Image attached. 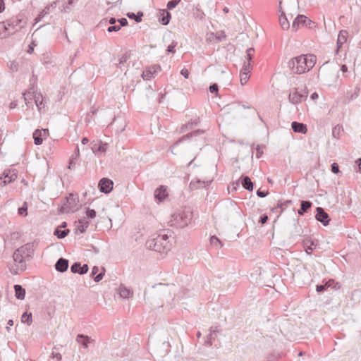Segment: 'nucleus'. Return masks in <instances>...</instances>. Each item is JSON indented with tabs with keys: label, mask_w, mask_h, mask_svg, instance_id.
I'll return each instance as SVG.
<instances>
[{
	"label": "nucleus",
	"mask_w": 361,
	"mask_h": 361,
	"mask_svg": "<svg viewBox=\"0 0 361 361\" xmlns=\"http://www.w3.org/2000/svg\"><path fill=\"white\" fill-rule=\"evenodd\" d=\"M114 182L108 178H102L98 183V188L101 192L109 194L113 190Z\"/></svg>",
	"instance_id": "9d476101"
},
{
	"label": "nucleus",
	"mask_w": 361,
	"mask_h": 361,
	"mask_svg": "<svg viewBox=\"0 0 361 361\" xmlns=\"http://www.w3.org/2000/svg\"><path fill=\"white\" fill-rule=\"evenodd\" d=\"M76 204V199L75 198L73 195H70L69 197L67 198V201L66 203H64L59 209V213L64 214V213H70L73 212L74 209L72 208L71 204Z\"/></svg>",
	"instance_id": "2eb2a0df"
},
{
	"label": "nucleus",
	"mask_w": 361,
	"mask_h": 361,
	"mask_svg": "<svg viewBox=\"0 0 361 361\" xmlns=\"http://www.w3.org/2000/svg\"><path fill=\"white\" fill-rule=\"evenodd\" d=\"M22 20L18 18H12L9 20H6L7 25L8 27H11L13 28H15L16 27H19L21 28L23 26L20 25L21 23Z\"/></svg>",
	"instance_id": "f704fd0d"
},
{
	"label": "nucleus",
	"mask_w": 361,
	"mask_h": 361,
	"mask_svg": "<svg viewBox=\"0 0 361 361\" xmlns=\"http://www.w3.org/2000/svg\"><path fill=\"white\" fill-rule=\"evenodd\" d=\"M268 219H269V218L267 214H262L259 217V223L261 224H264L267 222Z\"/></svg>",
	"instance_id": "864d4df0"
},
{
	"label": "nucleus",
	"mask_w": 361,
	"mask_h": 361,
	"mask_svg": "<svg viewBox=\"0 0 361 361\" xmlns=\"http://www.w3.org/2000/svg\"><path fill=\"white\" fill-rule=\"evenodd\" d=\"M329 288L337 290L340 288V285L338 282H336L334 279H329L327 281H323L322 284L316 286V291L317 293H323L326 290Z\"/></svg>",
	"instance_id": "6e6552de"
},
{
	"label": "nucleus",
	"mask_w": 361,
	"mask_h": 361,
	"mask_svg": "<svg viewBox=\"0 0 361 361\" xmlns=\"http://www.w3.org/2000/svg\"><path fill=\"white\" fill-rule=\"evenodd\" d=\"M34 251L33 243H27L16 250L13 258L18 265L16 266V268L11 269V271L13 274H19L25 271L26 269L25 262L32 258Z\"/></svg>",
	"instance_id": "f257e3e1"
},
{
	"label": "nucleus",
	"mask_w": 361,
	"mask_h": 361,
	"mask_svg": "<svg viewBox=\"0 0 361 361\" xmlns=\"http://www.w3.org/2000/svg\"><path fill=\"white\" fill-rule=\"evenodd\" d=\"M98 271H99L98 267L94 266L93 268L92 269L91 276L94 278V281L95 282H99L103 279V277L104 276V273H105V269H103L102 271L99 274H97V273Z\"/></svg>",
	"instance_id": "a878e982"
},
{
	"label": "nucleus",
	"mask_w": 361,
	"mask_h": 361,
	"mask_svg": "<svg viewBox=\"0 0 361 361\" xmlns=\"http://www.w3.org/2000/svg\"><path fill=\"white\" fill-rule=\"evenodd\" d=\"M89 268L87 264H84L82 266L80 262H74L71 267V271L74 274H79L80 275L85 274L87 272Z\"/></svg>",
	"instance_id": "dca6fc26"
},
{
	"label": "nucleus",
	"mask_w": 361,
	"mask_h": 361,
	"mask_svg": "<svg viewBox=\"0 0 361 361\" xmlns=\"http://www.w3.org/2000/svg\"><path fill=\"white\" fill-rule=\"evenodd\" d=\"M341 130V127L337 126H335L332 130V135L335 138H339V133Z\"/></svg>",
	"instance_id": "09e8293b"
},
{
	"label": "nucleus",
	"mask_w": 361,
	"mask_h": 361,
	"mask_svg": "<svg viewBox=\"0 0 361 361\" xmlns=\"http://www.w3.org/2000/svg\"><path fill=\"white\" fill-rule=\"evenodd\" d=\"M171 18V14L169 11L163 9L160 11L159 20L162 25H167L169 23Z\"/></svg>",
	"instance_id": "4be33fe9"
},
{
	"label": "nucleus",
	"mask_w": 361,
	"mask_h": 361,
	"mask_svg": "<svg viewBox=\"0 0 361 361\" xmlns=\"http://www.w3.org/2000/svg\"><path fill=\"white\" fill-rule=\"evenodd\" d=\"M3 176L4 177H0V185L3 186L14 181L17 178V173L14 170L4 171Z\"/></svg>",
	"instance_id": "4468645a"
},
{
	"label": "nucleus",
	"mask_w": 361,
	"mask_h": 361,
	"mask_svg": "<svg viewBox=\"0 0 361 361\" xmlns=\"http://www.w3.org/2000/svg\"><path fill=\"white\" fill-rule=\"evenodd\" d=\"M75 1L74 0H68L66 6L64 7V9H69L71 6H74Z\"/></svg>",
	"instance_id": "052dcab7"
},
{
	"label": "nucleus",
	"mask_w": 361,
	"mask_h": 361,
	"mask_svg": "<svg viewBox=\"0 0 361 361\" xmlns=\"http://www.w3.org/2000/svg\"><path fill=\"white\" fill-rule=\"evenodd\" d=\"M127 16L130 19L134 20L136 23H140L142 21V18L143 16L142 12H137V13L130 12L127 13Z\"/></svg>",
	"instance_id": "e433bc0d"
},
{
	"label": "nucleus",
	"mask_w": 361,
	"mask_h": 361,
	"mask_svg": "<svg viewBox=\"0 0 361 361\" xmlns=\"http://www.w3.org/2000/svg\"><path fill=\"white\" fill-rule=\"evenodd\" d=\"M35 44H34V42H32L31 44L29 45L28 47V49H27V52L31 54L32 53L33 50H34V46Z\"/></svg>",
	"instance_id": "774afa93"
},
{
	"label": "nucleus",
	"mask_w": 361,
	"mask_h": 361,
	"mask_svg": "<svg viewBox=\"0 0 361 361\" xmlns=\"http://www.w3.org/2000/svg\"><path fill=\"white\" fill-rule=\"evenodd\" d=\"M312 206V202L309 200H302L300 202V209L298 210V214L300 216H303L310 208Z\"/></svg>",
	"instance_id": "393cba45"
},
{
	"label": "nucleus",
	"mask_w": 361,
	"mask_h": 361,
	"mask_svg": "<svg viewBox=\"0 0 361 361\" xmlns=\"http://www.w3.org/2000/svg\"><path fill=\"white\" fill-rule=\"evenodd\" d=\"M257 195L259 197H265L269 194L268 190H262L261 189H259L257 190Z\"/></svg>",
	"instance_id": "603ef678"
},
{
	"label": "nucleus",
	"mask_w": 361,
	"mask_h": 361,
	"mask_svg": "<svg viewBox=\"0 0 361 361\" xmlns=\"http://www.w3.org/2000/svg\"><path fill=\"white\" fill-rule=\"evenodd\" d=\"M312 23L307 17L303 15H298L293 20L291 28L293 30L296 31L300 25L310 27Z\"/></svg>",
	"instance_id": "0eeeda50"
},
{
	"label": "nucleus",
	"mask_w": 361,
	"mask_h": 361,
	"mask_svg": "<svg viewBox=\"0 0 361 361\" xmlns=\"http://www.w3.org/2000/svg\"><path fill=\"white\" fill-rule=\"evenodd\" d=\"M331 172L335 173V174H337L340 172V170H339V166L337 163H333L331 165Z\"/></svg>",
	"instance_id": "3c124183"
},
{
	"label": "nucleus",
	"mask_w": 361,
	"mask_h": 361,
	"mask_svg": "<svg viewBox=\"0 0 361 361\" xmlns=\"http://www.w3.org/2000/svg\"><path fill=\"white\" fill-rule=\"evenodd\" d=\"M154 198L157 200H158L159 202L163 201L167 196L166 187L164 185H160L159 188H157L154 190Z\"/></svg>",
	"instance_id": "6ab92c4d"
},
{
	"label": "nucleus",
	"mask_w": 361,
	"mask_h": 361,
	"mask_svg": "<svg viewBox=\"0 0 361 361\" xmlns=\"http://www.w3.org/2000/svg\"><path fill=\"white\" fill-rule=\"evenodd\" d=\"M56 2L54 1L51 5L46 6L42 12L44 13L45 14H47L49 12L50 8H53L56 7Z\"/></svg>",
	"instance_id": "5fc2aeb1"
},
{
	"label": "nucleus",
	"mask_w": 361,
	"mask_h": 361,
	"mask_svg": "<svg viewBox=\"0 0 361 361\" xmlns=\"http://www.w3.org/2000/svg\"><path fill=\"white\" fill-rule=\"evenodd\" d=\"M161 71L159 66L154 65L146 68L142 73V77L144 80H149Z\"/></svg>",
	"instance_id": "ddd939ff"
},
{
	"label": "nucleus",
	"mask_w": 361,
	"mask_h": 361,
	"mask_svg": "<svg viewBox=\"0 0 361 361\" xmlns=\"http://www.w3.org/2000/svg\"><path fill=\"white\" fill-rule=\"evenodd\" d=\"M8 27V26L7 25L6 21L0 23V30H7Z\"/></svg>",
	"instance_id": "680f3d73"
},
{
	"label": "nucleus",
	"mask_w": 361,
	"mask_h": 361,
	"mask_svg": "<svg viewBox=\"0 0 361 361\" xmlns=\"http://www.w3.org/2000/svg\"><path fill=\"white\" fill-rule=\"evenodd\" d=\"M197 183H202L203 184L202 187L203 188H206V187H207L210 184L211 181L210 180H209V181H201L200 180H197Z\"/></svg>",
	"instance_id": "0e129e2a"
},
{
	"label": "nucleus",
	"mask_w": 361,
	"mask_h": 361,
	"mask_svg": "<svg viewBox=\"0 0 361 361\" xmlns=\"http://www.w3.org/2000/svg\"><path fill=\"white\" fill-rule=\"evenodd\" d=\"M180 0H171L166 4L167 10H172L180 3Z\"/></svg>",
	"instance_id": "79ce46f5"
},
{
	"label": "nucleus",
	"mask_w": 361,
	"mask_h": 361,
	"mask_svg": "<svg viewBox=\"0 0 361 361\" xmlns=\"http://www.w3.org/2000/svg\"><path fill=\"white\" fill-rule=\"evenodd\" d=\"M348 32L346 30H341L337 39V50H338L343 44L347 41Z\"/></svg>",
	"instance_id": "bb28decb"
},
{
	"label": "nucleus",
	"mask_w": 361,
	"mask_h": 361,
	"mask_svg": "<svg viewBox=\"0 0 361 361\" xmlns=\"http://www.w3.org/2000/svg\"><path fill=\"white\" fill-rule=\"evenodd\" d=\"M303 245L306 252L308 255H310L313 250V249L317 246V243L315 240L312 239L306 238L303 240Z\"/></svg>",
	"instance_id": "5701e85b"
},
{
	"label": "nucleus",
	"mask_w": 361,
	"mask_h": 361,
	"mask_svg": "<svg viewBox=\"0 0 361 361\" xmlns=\"http://www.w3.org/2000/svg\"><path fill=\"white\" fill-rule=\"evenodd\" d=\"M21 322L30 326L32 322V313L24 312L21 317Z\"/></svg>",
	"instance_id": "4c0bfd02"
},
{
	"label": "nucleus",
	"mask_w": 361,
	"mask_h": 361,
	"mask_svg": "<svg viewBox=\"0 0 361 361\" xmlns=\"http://www.w3.org/2000/svg\"><path fill=\"white\" fill-rule=\"evenodd\" d=\"M192 218V210L190 208H185L174 212L171 215V219L169 221V224L171 226L182 228L187 226L190 224Z\"/></svg>",
	"instance_id": "20e7f679"
},
{
	"label": "nucleus",
	"mask_w": 361,
	"mask_h": 361,
	"mask_svg": "<svg viewBox=\"0 0 361 361\" xmlns=\"http://www.w3.org/2000/svg\"><path fill=\"white\" fill-rule=\"evenodd\" d=\"M241 184L244 189L248 191H252L254 188L253 182L251 180L249 176H242Z\"/></svg>",
	"instance_id": "b1692460"
},
{
	"label": "nucleus",
	"mask_w": 361,
	"mask_h": 361,
	"mask_svg": "<svg viewBox=\"0 0 361 361\" xmlns=\"http://www.w3.org/2000/svg\"><path fill=\"white\" fill-rule=\"evenodd\" d=\"M252 70V66L249 63H243L242 69L240 72V81L242 85H245L249 78L250 73Z\"/></svg>",
	"instance_id": "f8f14e48"
},
{
	"label": "nucleus",
	"mask_w": 361,
	"mask_h": 361,
	"mask_svg": "<svg viewBox=\"0 0 361 361\" xmlns=\"http://www.w3.org/2000/svg\"><path fill=\"white\" fill-rule=\"evenodd\" d=\"M86 215L89 219H94L96 216V211L93 209L87 208L86 210Z\"/></svg>",
	"instance_id": "37998d69"
},
{
	"label": "nucleus",
	"mask_w": 361,
	"mask_h": 361,
	"mask_svg": "<svg viewBox=\"0 0 361 361\" xmlns=\"http://www.w3.org/2000/svg\"><path fill=\"white\" fill-rule=\"evenodd\" d=\"M226 37V35H225L224 32H221L218 37H217V39H219V41H222L224 39H225Z\"/></svg>",
	"instance_id": "69168bd1"
},
{
	"label": "nucleus",
	"mask_w": 361,
	"mask_h": 361,
	"mask_svg": "<svg viewBox=\"0 0 361 361\" xmlns=\"http://www.w3.org/2000/svg\"><path fill=\"white\" fill-rule=\"evenodd\" d=\"M209 92L212 94L215 93L217 94L219 91V86L216 83H213L210 85L209 87Z\"/></svg>",
	"instance_id": "de8ad7c7"
},
{
	"label": "nucleus",
	"mask_w": 361,
	"mask_h": 361,
	"mask_svg": "<svg viewBox=\"0 0 361 361\" xmlns=\"http://www.w3.org/2000/svg\"><path fill=\"white\" fill-rule=\"evenodd\" d=\"M314 54H302L292 58L288 62V68L295 74H302L311 70L316 63Z\"/></svg>",
	"instance_id": "f03ea898"
},
{
	"label": "nucleus",
	"mask_w": 361,
	"mask_h": 361,
	"mask_svg": "<svg viewBox=\"0 0 361 361\" xmlns=\"http://www.w3.org/2000/svg\"><path fill=\"white\" fill-rule=\"evenodd\" d=\"M171 290L169 284L158 283L149 290L145 291V300L152 305L157 299L162 300L170 296Z\"/></svg>",
	"instance_id": "7ed1b4c3"
},
{
	"label": "nucleus",
	"mask_w": 361,
	"mask_h": 361,
	"mask_svg": "<svg viewBox=\"0 0 361 361\" xmlns=\"http://www.w3.org/2000/svg\"><path fill=\"white\" fill-rule=\"evenodd\" d=\"M293 203L292 200H279L277 202L276 207L272 209L273 212H278L279 209V215L278 216L283 212V211L290 206Z\"/></svg>",
	"instance_id": "aec40b11"
},
{
	"label": "nucleus",
	"mask_w": 361,
	"mask_h": 361,
	"mask_svg": "<svg viewBox=\"0 0 361 361\" xmlns=\"http://www.w3.org/2000/svg\"><path fill=\"white\" fill-rule=\"evenodd\" d=\"M315 219L317 221L322 223L324 226L329 225L331 218L329 215L324 211L322 207H318L316 208Z\"/></svg>",
	"instance_id": "9b49d317"
},
{
	"label": "nucleus",
	"mask_w": 361,
	"mask_h": 361,
	"mask_svg": "<svg viewBox=\"0 0 361 361\" xmlns=\"http://www.w3.org/2000/svg\"><path fill=\"white\" fill-rule=\"evenodd\" d=\"M177 45V42H173L171 44L169 45L166 49L167 53L174 54L176 52L175 47Z\"/></svg>",
	"instance_id": "c03bdc74"
},
{
	"label": "nucleus",
	"mask_w": 361,
	"mask_h": 361,
	"mask_svg": "<svg viewBox=\"0 0 361 361\" xmlns=\"http://www.w3.org/2000/svg\"><path fill=\"white\" fill-rule=\"evenodd\" d=\"M52 356H53V357L56 358L57 361H61L62 359V356L59 353H53Z\"/></svg>",
	"instance_id": "e2e57ef3"
},
{
	"label": "nucleus",
	"mask_w": 361,
	"mask_h": 361,
	"mask_svg": "<svg viewBox=\"0 0 361 361\" xmlns=\"http://www.w3.org/2000/svg\"><path fill=\"white\" fill-rule=\"evenodd\" d=\"M255 50L254 48H248L246 51V61H244V63H249L251 65V61L252 60L254 57Z\"/></svg>",
	"instance_id": "58836bf2"
},
{
	"label": "nucleus",
	"mask_w": 361,
	"mask_h": 361,
	"mask_svg": "<svg viewBox=\"0 0 361 361\" xmlns=\"http://www.w3.org/2000/svg\"><path fill=\"white\" fill-rule=\"evenodd\" d=\"M78 222L79 224L78 226V229L80 231L81 233H85L89 226V221L87 219L86 217H83L82 219H78Z\"/></svg>",
	"instance_id": "c85d7f7f"
},
{
	"label": "nucleus",
	"mask_w": 361,
	"mask_h": 361,
	"mask_svg": "<svg viewBox=\"0 0 361 361\" xmlns=\"http://www.w3.org/2000/svg\"><path fill=\"white\" fill-rule=\"evenodd\" d=\"M15 296L18 300H23L25 296V290L21 285H14Z\"/></svg>",
	"instance_id": "cd10ccee"
},
{
	"label": "nucleus",
	"mask_w": 361,
	"mask_h": 361,
	"mask_svg": "<svg viewBox=\"0 0 361 361\" xmlns=\"http://www.w3.org/2000/svg\"><path fill=\"white\" fill-rule=\"evenodd\" d=\"M33 139H34V143L36 145H39L43 142L42 135V130H35L33 133Z\"/></svg>",
	"instance_id": "72a5a7b5"
},
{
	"label": "nucleus",
	"mask_w": 361,
	"mask_h": 361,
	"mask_svg": "<svg viewBox=\"0 0 361 361\" xmlns=\"http://www.w3.org/2000/svg\"><path fill=\"white\" fill-rule=\"evenodd\" d=\"M120 30H121V25H112L108 27V28H107V31L109 32H118Z\"/></svg>",
	"instance_id": "49530a36"
},
{
	"label": "nucleus",
	"mask_w": 361,
	"mask_h": 361,
	"mask_svg": "<svg viewBox=\"0 0 361 361\" xmlns=\"http://www.w3.org/2000/svg\"><path fill=\"white\" fill-rule=\"evenodd\" d=\"M264 146L263 145H257V147H256V151H257V153H256V157L257 159L260 158L261 156L263 154V149Z\"/></svg>",
	"instance_id": "8fccbe9b"
},
{
	"label": "nucleus",
	"mask_w": 361,
	"mask_h": 361,
	"mask_svg": "<svg viewBox=\"0 0 361 361\" xmlns=\"http://www.w3.org/2000/svg\"><path fill=\"white\" fill-rule=\"evenodd\" d=\"M180 74L185 78H188L189 77V75H190V73H189V71L186 68H183L181 71H180Z\"/></svg>",
	"instance_id": "13d9d810"
},
{
	"label": "nucleus",
	"mask_w": 361,
	"mask_h": 361,
	"mask_svg": "<svg viewBox=\"0 0 361 361\" xmlns=\"http://www.w3.org/2000/svg\"><path fill=\"white\" fill-rule=\"evenodd\" d=\"M76 341L80 343L85 348H87L90 338L84 334H78Z\"/></svg>",
	"instance_id": "473e14b6"
},
{
	"label": "nucleus",
	"mask_w": 361,
	"mask_h": 361,
	"mask_svg": "<svg viewBox=\"0 0 361 361\" xmlns=\"http://www.w3.org/2000/svg\"><path fill=\"white\" fill-rule=\"evenodd\" d=\"M23 97H24L25 104L27 106H29V104H30V102L29 101V99H32V98L34 97L35 103L39 111H40L42 109V108L44 107L42 95L41 94L34 95V92L29 91V92L23 94Z\"/></svg>",
	"instance_id": "423d86ee"
},
{
	"label": "nucleus",
	"mask_w": 361,
	"mask_h": 361,
	"mask_svg": "<svg viewBox=\"0 0 361 361\" xmlns=\"http://www.w3.org/2000/svg\"><path fill=\"white\" fill-rule=\"evenodd\" d=\"M68 264L69 262L67 259L61 257L56 261L55 264V269L56 271L63 273L68 269Z\"/></svg>",
	"instance_id": "a211bd4d"
},
{
	"label": "nucleus",
	"mask_w": 361,
	"mask_h": 361,
	"mask_svg": "<svg viewBox=\"0 0 361 361\" xmlns=\"http://www.w3.org/2000/svg\"><path fill=\"white\" fill-rule=\"evenodd\" d=\"M217 330V327H215V329L211 328L209 334L207 336V338H211V341H212L213 339V335L215 334Z\"/></svg>",
	"instance_id": "4d7b16f0"
},
{
	"label": "nucleus",
	"mask_w": 361,
	"mask_h": 361,
	"mask_svg": "<svg viewBox=\"0 0 361 361\" xmlns=\"http://www.w3.org/2000/svg\"><path fill=\"white\" fill-rule=\"evenodd\" d=\"M107 149V144L106 143H96L94 144L92 147V149L94 154H97L98 152H105Z\"/></svg>",
	"instance_id": "7c9ffc66"
},
{
	"label": "nucleus",
	"mask_w": 361,
	"mask_h": 361,
	"mask_svg": "<svg viewBox=\"0 0 361 361\" xmlns=\"http://www.w3.org/2000/svg\"><path fill=\"white\" fill-rule=\"evenodd\" d=\"M69 232L70 231L68 229L61 230L60 228L57 227L54 234L56 235L59 239H63L68 235Z\"/></svg>",
	"instance_id": "c9c22d12"
},
{
	"label": "nucleus",
	"mask_w": 361,
	"mask_h": 361,
	"mask_svg": "<svg viewBox=\"0 0 361 361\" xmlns=\"http://www.w3.org/2000/svg\"><path fill=\"white\" fill-rule=\"evenodd\" d=\"M5 9V4L3 0H0V13Z\"/></svg>",
	"instance_id": "338daca9"
},
{
	"label": "nucleus",
	"mask_w": 361,
	"mask_h": 361,
	"mask_svg": "<svg viewBox=\"0 0 361 361\" xmlns=\"http://www.w3.org/2000/svg\"><path fill=\"white\" fill-rule=\"evenodd\" d=\"M149 249L153 250L159 253H166L171 249V243L169 240L167 234L159 235L156 238L147 242Z\"/></svg>",
	"instance_id": "39448f33"
},
{
	"label": "nucleus",
	"mask_w": 361,
	"mask_h": 361,
	"mask_svg": "<svg viewBox=\"0 0 361 361\" xmlns=\"http://www.w3.org/2000/svg\"><path fill=\"white\" fill-rule=\"evenodd\" d=\"M118 22L119 23L118 25H121V27L127 25L128 23V20L125 18L118 19Z\"/></svg>",
	"instance_id": "6e6d98bb"
},
{
	"label": "nucleus",
	"mask_w": 361,
	"mask_h": 361,
	"mask_svg": "<svg viewBox=\"0 0 361 361\" xmlns=\"http://www.w3.org/2000/svg\"><path fill=\"white\" fill-rule=\"evenodd\" d=\"M210 243L212 246H214L217 248L221 247L223 245L221 241L216 235L211 236Z\"/></svg>",
	"instance_id": "ea45409f"
},
{
	"label": "nucleus",
	"mask_w": 361,
	"mask_h": 361,
	"mask_svg": "<svg viewBox=\"0 0 361 361\" xmlns=\"http://www.w3.org/2000/svg\"><path fill=\"white\" fill-rule=\"evenodd\" d=\"M118 291L119 295L122 298H129L130 296L133 295L132 290L123 285L120 286Z\"/></svg>",
	"instance_id": "c756f323"
},
{
	"label": "nucleus",
	"mask_w": 361,
	"mask_h": 361,
	"mask_svg": "<svg viewBox=\"0 0 361 361\" xmlns=\"http://www.w3.org/2000/svg\"><path fill=\"white\" fill-rule=\"evenodd\" d=\"M279 23L283 30H288L290 27L289 22L284 11H281V14L279 16Z\"/></svg>",
	"instance_id": "2f4dec72"
},
{
	"label": "nucleus",
	"mask_w": 361,
	"mask_h": 361,
	"mask_svg": "<svg viewBox=\"0 0 361 361\" xmlns=\"http://www.w3.org/2000/svg\"><path fill=\"white\" fill-rule=\"evenodd\" d=\"M307 97V92L304 94L300 93L298 91L297 88H295L288 95V100L293 104H298L302 102L303 99H305Z\"/></svg>",
	"instance_id": "1a4fd4ad"
},
{
	"label": "nucleus",
	"mask_w": 361,
	"mask_h": 361,
	"mask_svg": "<svg viewBox=\"0 0 361 361\" xmlns=\"http://www.w3.org/2000/svg\"><path fill=\"white\" fill-rule=\"evenodd\" d=\"M130 51H126L119 59L120 68L124 65L130 57Z\"/></svg>",
	"instance_id": "a19ab883"
},
{
	"label": "nucleus",
	"mask_w": 361,
	"mask_h": 361,
	"mask_svg": "<svg viewBox=\"0 0 361 361\" xmlns=\"http://www.w3.org/2000/svg\"><path fill=\"white\" fill-rule=\"evenodd\" d=\"M204 130H195L194 131H192V133H188L183 137H181L179 140H178L172 146H171V151L173 152V149L175 148L176 146H178L180 142L186 140H189L190 139L191 137H195V136H197V135H199L200 134H202L204 133Z\"/></svg>",
	"instance_id": "f3484780"
},
{
	"label": "nucleus",
	"mask_w": 361,
	"mask_h": 361,
	"mask_svg": "<svg viewBox=\"0 0 361 361\" xmlns=\"http://www.w3.org/2000/svg\"><path fill=\"white\" fill-rule=\"evenodd\" d=\"M18 214L20 215H23L24 214H27V207L23 205V207L18 209Z\"/></svg>",
	"instance_id": "bf43d9fd"
},
{
	"label": "nucleus",
	"mask_w": 361,
	"mask_h": 361,
	"mask_svg": "<svg viewBox=\"0 0 361 361\" xmlns=\"http://www.w3.org/2000/svg\"><path fill=\"white\" fill-rule=\"evenodd\" d=\"M291 128L295 133L305 134L307 131V128L305 124L297 121L292 122Z\"/></svg>",
	"instance_id": "412c9836"
},
{
	"label": "nucleus",
	"mask_w": 361,
	"mask_h": 361,
	"mask_svg": "<svg viewBox=\"0 0 361 361\" xmlns=\"http://www.w3.org/2000/svg\"><path fill=\"white\" fill-rule=\"evenodd\" d=\"M295 225V231L293 233V235L294 236H300L302 233V229L300 226H298V225H296V224H294Z\"/></svg>",
	"instance_id": "a18cd8bd"
}]
</instances>
